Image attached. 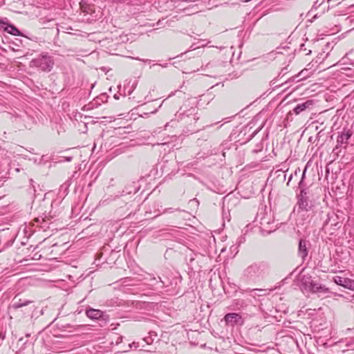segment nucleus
<instances>
[{"mask_svg": "<svg viewBox=\"0 0 354 354\" xmlns=\"http://www.w3.org/2000/svg\"><path fill=\"white\" fill-rule=\"evenodd\" d=\"M53 57L46 53L40 54L30 62L32 66L36 67L44 72H50L54 66Z\"/></svg>", "mask_w": 354, "mask_h": 354, "instance_id": "obj_1", "label": "nucleus"}, {"mask_svg": "<svg viewBox=\"0 0 354 354\" xmlns=\"http://www.w3.org/2000/svg\"><path fill=\"white\" fill-rule=\"evenodd\" d=\"M269 270L268 264L266 262L254 263L244 270V275L249 279H254L263 277Z\"/></svg>", "mask_w": 354, "mask_h": 354, "instance_id": "obj_2", "label": "nucleus"}, {"mask_svg": "<svg viewBox=\"0 0 354 354\" xmlns=\"http://www.w3.org/2000/svg\"><path fill=\"white\" fill-rule=\"evenodd\" d=\"M224 320L227 325H230L232 326L236 324L242 325L243 324V320L241 316L239 313H227L224 317Z\"/></svg>", "mask_w": 354, "mask_h": 354, "instance_id": "obj_3", "label": "nucleus"}, {"mask_svg": "<svg viewBox=\"0 0 354 354\" xmlns=\"http://www.w3.org/2000/svg\"><path fill=\"white\" fill-rule=\"evenodd\" d=\"M257 218L259 220L261 227L263 230H267L269 232L272 231V227H267V225H270L273 223V220L270 215L264 213H260L257 214Z\"/></svg>", "mask_w": 354, "mask_h": 354, "instance_id": "obj_4", "label": "nucleus"}, {"mask_svg": "<svg viewBox=\"0 0 354 354\" xmlns=\"http://www.w3.org/2000/svg\"><path fill=\"white\" fill-rule=\"evenodd\" d=\"M334 282L339 285L342 286L346 288H348L351 290H354V280L348 278L342 277L340 276H335L334 278Z\"/></svg>", "mask_w": 354, "mask_h": 354, "instance_id": "obj_5", "label": "nucleus"}, {"mask_svg": "<svg viewBox=\"0 0 354 354\" xmlns=\"http://www.w3.org/2000/svg\"><path fill=\"white\" fill-rule=\"evenodd\" d=\"M195 104V100L194 99H189L188 100L186 103L180 109V111H181L180 113V115H185L186 117H189L191 115H195L196 108L194 107L193 106L189 109H187V105H194Z\"/></svg>", "mask_w": 354, "mask_h": 354, "instance_id": "obj_6", "label": "nucleus"}, {"mask_svg": "<svg viewBox=\"0 0 354 354\" xmlns=\"http://www.w3.org/2000/svg\"><path fill=\"white\" fill-rule=\"evenodd\" d=\"M353 135L351 129H344L340 135L337 136V143L338 145H347L349 139Z\"/></svg>", "mask_w": 354, "mask_h": 354, "instance_id": "obj_7", "label": "nucleus"}, {"mask_svg": "<svg viewBox=\"0 0 354 354\" xmlns=\"http://www.w3.org/2000/svg\"><path fill=\"white\" fill-rule=\"evenodd\" d=\"M0 28H3L5 31L10 35L15 36L21 35V32L15 26L9 24L3 20L0 21Z\"/></svg>", "mask_w": 354, "mask_h": 354, "instance_id": "obj_8", "label": "nucleus"}, {"mask_svg": "<svg viewBox=\"0 0 354 354\" xmlns=\"http://www.w3.org/2000/svg\"><path fill=\"white\" fill-rule=\"evenodd\" d=\"M309 242L305 239H300L298 247V254L303 260L308 256Z\"/></svg>", "mask_w": 354, "mask_h": 354, "instance_id": "obj_9", "label": "nucleus"}, {"mask_svg": "<svg viewBox=\"0 0 354 354\" xmlns=\"http://www.w3.org/2000/svg\"><path fill=\"white\" fill-rule=\"evenodd\" d=\"M314 104V102L312 100H308L303 103L298 104L293 109L295 114H299L301 112L310 109Z\"/></svg>", "mask_w": 354, "mask_h": 354, "instance_id": "obj_10", "label": "nucleus"}, {"mask_svg": "<svg viewBox=\"0 0 354 354\" xmlns=\"http://www.w3.org/2000/svg\"><path fill=\"white\" fill-rule=\"evenodd\" d=\"M306 193L304 189H301L300 196L298 198L297 206L298 208L301 210H308V203L306 197H304Z\"/></svg>", "mask_w": 354, "mask_h": 354, "instance_id": "obj_11", "label": "nucleus"}, {"mask_svg": "<svg viewBox=\"0 0 354 354\" xmlns=\"http://www.w3.org/2000/svg\"><path fill=\"white\" fill-rule=\"evenodd\" d=\"M313 283L314 281L312 279L310 276L304 275L301 279V286L307 290L310 291V290L312 288Z\"/></svg>", "mask_w": 354, "mask_h": 354, "instance_id": "obj_12", "label": "nucleus"}, {"mask_svg": "<svg viewBox=\"0 0 354 354\" xmlns=\"http://www.w3.org/2000/svg\"><path fill=\"white\" fill-rule=\"evenodd\" d=\"M310 291L314 293H326L328 292V288L325 287V286H323L322 284L314 281L312 288L310 290Z\"/></svg>", "mask_w": 354, "mask_h": 354, "instance_id": "obj_13", "label": "nucleus"}, {"mask_svg": "<svg viewBox=\"0 0 354 354\" xmlns=\"http://www.w3.org/2000/svg\"><path fill=\"white\" fill-rule=\"evenodd\" d=\"M88 317L92 319H97L102 315V312L100 310L90 308L86 311Z\"/></svg>", "mask_w": 354, "mask_h": 354, "instance_id": "obj_14", "label": "nucleus"}, {"mask_svg": "<svg viewBox=\"0 0 354 354\" xmlns=\"http://www.w3.org/2000/svg\"><path fill=\"white\" fill-rule=\"evenodd\" d=\"M157 338V334L155 332L151 331L149 333V335L143 339V341L147 344H151L155 339Z\"/></svg>", "mask_w": 354, "mask_h": 354, "instance_id": "obj_15", "label": "nucleus"}, {"mask_svg": "<svg viewBox=\"0 0 354 354\" xmlns=\"http://www.w3.org/2000/svg\"><path fill=\"white\" fill-rule=\"evenodd\" d=\"M31 302L32 301H30V300H24V301H22L21 299H19V301H15L12 304V307L13 308H15V309H17V308L26 306L28 305L29 304H30Z\"/></svg>", "mask_w": 354, "mask_h": 354, "instance_id": "obj_16", "label": "nucleus"}, {"mask_svg": "<svg viewBox=\"0 0 354 354\" xmlns=\"http://www.w3.org/2000/svg\"><path fill=\"white\" fill-rule=\"evenodd\" d=\"M253 297L262 296L266 294V290L265 289H252L250 290Z\"/></svg>", "mask_w": 354, "mask_h": 354, "instance_id": "obj_17", "label": "nucleus"}, {"mask_svg": "<svg viewBox=\"0 0 354 354\" xmlns=\"http://www.w3.org/2000/svg\"><path fill=\"white\" fill-rule=\"evenodd\" d=\"M48 221H49V218H47L46 216L45 218L41 217V218H36V222L39 223L41 225L44 224V225H41V227H48L47 225L49 223Z\"/></svg>", "mask_w": 354, "mask_h": 354, "instance_id": "obj_18", "label": "nucleus"}, {"mask_svg": "<svg viewBox=\"0 0 354 354\" xmlns=\"http://www.w3.org/2000/svg\"><path fill=\"white\" fill-rule=\"evenodd\" d=\"M306 50H307V49L306 48V45L304 44H301L300 47H299V51L300 53L304 52L306 55H310L311 53V50H308L307 52H306Z\"/></svg>", "mask_w": 354, "mask_h": 354, "instance_id": "obj_19", "label": "nucleus"}, {"mask_svg": "<svg viewBox=\"0 0 354 354\" xmlns=\"http://www.w3.org/2000/svg\"><path fill=\"white\" fill-rule=\"evenodd\" d=\"M198 46H196V44H192L190 47L192 50H195L198 48L200 46H205L207 45V43L205 42V41H201L198 42Z\"/></svg>", "mask_w": 354, "mask_h": 354, "instance_id": "obj_20", "label": "nucleus"}, {"mask_svg": "<svg viewBox=\"0 0 354 354\" xmlns=\"http://www.w3.org/2000/svg\"><path fill=\"white\" fill-rule=\"evenodd\" d=\"M299 173H300V169H299V168H297V169L295 170V171L294 174H291V175H290V178H289V180H288V182L287 185H289V183H290V180H291L294 177H298V176H299Z\"/></svg>", "mask_w": 354, "mask_h": 354, "instance_id": "obj_21", "label": "nucleus"}, {"mask_svg": "<svg viewBox=\"0 0 354 354\" xmlns=\"http://www.w3.org/2000/svg\"><path fill=\"white\" fill-rule=\"evenodd\" d=\"M113 341L114 340L115 342V344H119L122 341V336L119 335H115L114 337L112 339Z\"/></svg>", "mask_w": 354, "mask_h": 354, "instance_id": "obj_22", "label": "nucleus"}, {"mask_svg": "<svg viewBox=\"0 0 354 354\" xmlns=\"http://www.w3.org/2000/svg\"><path fill=\"white\" fill-rule=\"evenodd\" d=\"M140 346V343L139 342H133L131 344H128V349H130V348H138Z\"/></svg>", "mask_w": 354, "mask_h": 354, "instance_id": "obj_23", "label": "nucleus"}, {"mask_svg": "<svg viewBox=\"0 0 354 354\" xmlns=\"http://www.w3.org/2000/svg\"><path fill=\"white\" fill-rule=\"evenodd\" d=\"M306 171V169H305L304 171H303V174H302V176H301V180H299V185L300 188H302V183H303V179H304V176H305Z\"/></svg>", "mask_w": 354, "mask_h": 354, "instance_id": "obj_24", "label": "nucleus"}, {"mask_svg": "<svg viewBox=\"0 0 354 354\" xmlns=\"http://www.w3.org/2000/svg\"><path fill=\"white\" fill-rule=\"evenodd\" d=\"M308 72V70H303L301 71L299 74L298 76L301 77V79L304 78L307 75H305L304 73Z\"/></svg>", "mask_w": 354, "mask_h": 354, "instance_id": "obj_25", "label": "nucleus"}, {"mask_svg": "<svg viewBox=\"0 0 354 354\" xmlns=\"http://www.w3.org/2000/svg\"><path fill=\"white\" fill-rule=\"evenodd\" d=\"M324 1V0H317L315 3V4L313 6L315 8H317V4L319 3V6L322 4V3Z\"/></svg>", "mask_w": 354, "mask_h": 354, "instance_id": "obj_26", "label": "nucleus"}, {"mask_svg": "<svg viewBox=\"0 0 354 354\" xmlns=\"http://www.w3.org/2000/svg\"><path fill=\"white\" fill-rule=\"evenodd\" d=\"M68 187H69V184H68V183H66L63 184V185L61 186V187H60V188H61V189H67Z\"/></svg>", "mask_w": 354, "mask_h": 354, "instance_id": "obj_27", "label": "nucleus"}, {"mask_svg": "<svg viewBox=\"0 0 354 354\" xmlns=\"http://www.w3.org/2000/svg\"><path fill=\"white\" fill-rule=\"evenodd\" d=\"M82 10H83V12H88V9H86V8H84V7H82Z\"/></svg>", "mask_w": 354, "mask_h": 354, "instance_id": "obj_28", "label": "nucleus"}, {"mask_svg": "<svg viewBox=\"0 0 354 354\" xmlns=\"http://www.w3.org/2000/svg\"><path fill=\"white\" fill-rule=\"evenodd\" d=\"M243 238H240V240L239 241V244H240L241 243H242L243 241Z\"/></svg>", "mask_w": 354, "mask_h": 354, "instance_id": "obj_29", "label": "nucleus"}, {"mask_svg": "<svg viewBox=\"0 0 354 354\" xmlns=\"http://www.w3.org/2000/svg\"><path fill=\"white\" fill-rule=\"evenodd\" d=\"M143 62H151V60H149V59H145V60H143Z\"/></svg>", "mask_w": 354, "mask_h": 354, "instance_id": "obj_30", "label": "nucleus"}, {"mask_svg": "<svg viewBox=\"0 0 354 354\" xmlns=\"http://www.w3.org/2000/svg\"><path fill=\"white\" fill-rule=\"evenodd\" d=\"M66 160H67V161H71V157H68V158H66Z\"/></svg>", "mask_w": 354, "mask_h": 354, "instance_id": "obj_31", "label": "nucleus"}, {"mask_svg": "<svg viewBox=\"0 0 354 354\" xmlns=\"http://www.w3.org/2000/svg\"><path fill=\"white\" fill-rule=\"evenodd\" d=\"M15 171H16L17 172H19V171H20V169H19V168H16V169H15Z\"/></svg>", "mask_w": 354, "mask_h": 354, "instance_id": "obj_32", "label": "nucleus"}, {"mask_svg": "<svg viewBox=\"0 0 354 354\" xmlns=\"http://www.w3.org/2000/svg\"><path fill=\"white\" fill-rule=\"evenodd\" d=\"M123 351L127 352V351H128V349H127V348H124V351Z\"/></svg>", "mask_w": 354, "mask_h": 354, "instance_id": "obj_33", "label": "nucleus"}, {"mask_svg": "<svg viewBox=\"0 0 354 354\" xmlns=\"http://www.w3.org/2000/svg\"><path fill=\"white\" fill-rule=\"evenodd\" d=\"M250 1V0H244L243 1H245V2H248V1Z\"/></svg>", "mask_w": 354, "mask_h": 354, "instance_id": "obj_34", "label": "nucleus"}, {"mask_svg": "<svg viewBox=\"0 0 354 354\" xmlns=\"http://www.w3.org/2000/svg\"><path fill=\"white\" fill-rule=\"evenodd\" d=\"M332 1V0H328V2H330V1Z\"/></svg>", "mask_w": 354, "mask_h": 354, "instance_id": "obj_35", "label": "nucleus"}, {"mask_svg": "<svg viewBox=\"0 0 354 354\" xmlns=\"http://www.w3.org/2000/svg\"><path fill=\"white\" fill-rule=\"evenodd\" d=\"M2 250H3V249H0V252H1V251H2Z\"/></svg>", "mask_w": 354, "mask_h": 354, "instance_id": "obj_36", "label": "nucleus"}]
</instances>
